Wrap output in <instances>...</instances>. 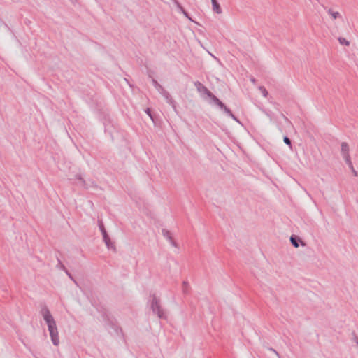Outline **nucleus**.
Instances as JSON below:
<instances>
[{"label": "nucleus", "mask_w": 358, "mask_h": 358, "mask_svg": "<svg viewBox=\"0 0 358 358\" xmlns=\"http://www.w3.org/2000/svg\"><path fill=\"white\" fill-rule=\"evenodd\" d=\"M208 53L210 55L211 57H213V58H215V59H217V57L213 55L212 53H210V52H208Z\"/></svg>", "instance_id": "27"}, {"label": "nucleus", "mask_w": 358, "mask_h": 358, "mask_svg": "<svg viewBox=\"0 0 358 358\" xmlns=\"http://www.w3.org/2000/svg\"><path fill=\"white\" fill-rule=\"evenodd\" d=\"M270 350H271V351H272V352H273L277 355V357H278V358H280V355L278 354V352L275 349H273V348H270Z\"/></svg>", "instance_id": "25"}, {"label": "nucleus", "mask_w": 358, "mask_h": 358, "mask_svg": "<svg viewBox=\"0 0 358 358\" xmlns=\"http://www.w3.org/2000/svg\"><path fill=\"white\" fill-rule=\"evenodd\" d=\"M262 111L270 119L271 121L272 120V117H271V115L269 114V113H268L265 110H262Z\"/></svg>", "instance_id": "23"}, {"label": "nucleus", "mask_w": 358, "mask_h": 358, "mask_svg": "<svg viewBox=\"0 0 358 358\" xmlns=\"http://www.w3.org/2000/svg\"><path fill=\"white\" fill-rule=\"evenodd\" d=\"M348 167L351 169V171L355 176H358V172L355 170L352 162H351V166H348Z\"/></svg>", "instance_id": "17"}, {"label": "nucleus", "mask_w": 358, "mask_h": 358, "mask_svg": "<svg viewBox=\"0 0 358 358\" xmlns=\"http://www.w3.org/2000/svg\"><path fill=\"white\" fill-rule=\"evenodd\" d=\"M357 345H358V341H357Z\"/></svg>", "instance_id": "30"}, {"label": "nucleus", "mask_w": 358, "mask_h": 358, "mask_svg": "<svg viewBox=\"0 0 358 358\" xmlns=\"http://www.w3.org/2000/svg\"><path fill=\"white\" fill-rule=\"evenodd\" d=\"M283 117H284V119H285L287 122H288L289 123H290V122H289V120H288V118H287V117H286L285 115H283Z\"/></svg>", "instance_id": "28"}, {"label": "nucleus", "mask_w": 358, "mask_h": 358, "mask_svg": "<svg viewBox=\"0 0 358 358\" xmlns=\"http://www.w3.org/2000/svg\"><path fill=\"white\" fill-rule=\"evenodd\" d=\"M250 81H251L252 83H255L256 80H255L254 78H250Z\"/></svg>", "instance_id": "26"}, {"label": "nucleus", "mask_w": 358, "mask_h": 358, "mask_svg": "<svg viewBox=\"0 0 358 358\" xmlns=\"http://www.w3.org/2000/svg\"><path fill=\"white\" fill-rule=\"evenodd\" d=\"M211 2L213 5V11L217 14L222 13V9L217 0H211Z\"/></svg>", "instance_id": "10"}, {"label": "nucleus", "mask_w": 358, "mask_h": 358, "mask_svg": "<svg viewBox=\"0 0 358 358\" xmlns=\"http://www.w3.org/2000/svg\"><path fill=\"white\" fill-rule=\"evenodd\" d=\"M283 141L285 143H286L287 145L291 146V140L287 137V136H285L284 138H283Z\"/></svg>", "instance_id": "18"}, {"label": "nucleus", "mask_w": 358, "mask_h": 358, "mask_svg": "<svg viewBox=\"0 0 358 358\" xmlns=\"http://www.w3.org/2000/svg\"><path fill=\"white\" fill-rule=\"evenodd\" d=\"M199 43L200 45H201V47H203L202 43H201L199 41Z\"/></svg>", "instance_id": "29"}, {"label": "nucleus", "mask_w": 358, "mask_h": 358, "mask_svg": "<svg viewBox=\"0 0 358 358\" xmlns=\"http://www.w3.org/2000/svg\"><path fill=\"white\" fill-rule=\"evenodd\" d=\"M100 229L103 235V241L108 249H113L115 250V247L114 244L111 242L108 235L107 234V232L103 225L100 226Z\"/></svg>", "instance_id": "8"}, {"label": "nucleus", "mask_w": 358, "mask_h": 358, "mask_svg": "<svg viewBox=\"0 0 358 358\" xmlns=\"http://www.w3.org/2000/svg\"><path fill=\"white\" fill-rule=\"evenodd\" d=\"M66 274L68 275V276L69 277V278L76 285H78V283L76 281V280L73 278V276L71 275V273H69L67 271H66Z\"/></svg>", "instance_id": "22"}, {"label": "nucleus", "mask_w": 358, "mask_h": 358, "mask_svg": "<svg viewBox=\"0 0 358 358\" xmlns=\"http://www.w3.org/2000/svg\"><path fill=\"white\" fill-rule=\"evenodd\" d=\"M188 282H185L184 281L182 282V292L185 293V294H187L188 292Z\"/></svg>", "instance_id": "16"}, {"label": "nucleus", "mask_w": 358, "mask_h": 358, "mask_svg": "<svg viewBox=\"0 0 358 358\" xmlns=\"http://www.w3.org/2000/svg\"><path fill=\"white\" fill-rule=\"evenodd\" d=\"M338 41L341 45H345L346 46H348L350 45V42L346 38L343 37H339Z\"/></svg>", "instance_id": "15"}, {"label": "nucleus", "mask_w": 358, "mask_h": 358, "mask_svg": "<svg viewBox=\"0 0 358 358\" xmlns=\"http://www.w3.org/2000/svg\"><path fill=\"white\" fill-rule=\"evenodd\" d=\"M150 308L154 314H156L159 318L165 317V313L160 305V300L153 294L150 303Z\"/></svg>", "instance_id": "2"}, {"label": "nucleus", "mask_w": 358, "mask_h": 358, "mask_svg": "<svg viewBox=\"0 0 358 358\" xmlns=\"http://www.w3.org/2000/svg\"><path fill=\"white\" fill-rule=\"evenodd\" d=\"M41 313L45 321L52 342L54 345L57 346L59 343V334L55 320L47 307L43 308Z\"/></svg>", "instance_id": "1"}, {"label": "nucleus", "mask_w": 358, "mask_h": 358, "mask_svg": "<svg viewBox=\"0 0 358 358\" xmlns=\"http://www.w3.org/2000/svg\"><path fill=\"white\" fill-rule=\"evenodd\" d=\"M327 13L330 16V18L333 22L336 20H340L343 22L344 20L343 15L338 10H336L333 8H329L327 9Z\"/></svg>", "instance_id": "6"}, {"label": "nucleus", "mask_w": 358, "mask_h": 358, "mask_svg": "<svg viewBox=\"0 0 358 358\" xmlns=\"http://www.w3.org/2000/svg\"><path fill=\"white\" fill-rule=\"evenodd\" d=\"M299 238H296V236H291L290 237V241L292 244V245L295 248H298L299 247Z\"/></svg>", "instance_id": "12"}, {"label": "nucleus", "mask_w": 358, "mask_h": 358, "mask_svg": "<svg viewBox=\"0 0 358 358\" xmlns=\"http://www.w3.org/2000/svg\"><path fill=\"white\" fill-rule=\"evenodd\" d=\"M258 89L262 92V95L264 97H267L268 96V91L266 90V89L264 86H259L258 87Z\"/></svg>", "instance_id": "14"}, {"label": "nucleus", "mask_w": 358, "mask_h": 358, "mask_svg": "<svg viewBox=\"0 0 358 358\" xmlns=\"http://www.w3.org/2000/svg\"><path fill=\"white\" fill-rule=\"evenodd\" d=\"M194 85L196 87L197 91L202 96L206 95L207 97L210 98L213 102L215 101V99H217L206 87L203 85L200 82H195Z\"/></svg>", "instance_id": "3"}, {"label": "nucleus", "mask_w": 358, "mask_h": 358, "mask_svg": "<svg viewBox=\"0 0 358 358\" xmlns=\"http://www.w3.org/2000/svg\"><path fill=\"white\" fill-rule=\"evenodd\" d=\"M164 97L167 96V95L169 94L167 90H166L164 88L162 89V90L159 92Z\"/></svg>", "instance_id": "21"}, {"label": "nucleus", "mask_w": 358, "mask_h": 358, "mask_svg": "<svg viewBox=\"0 0 358 358\" xmlns=\"http://www.w3.org/2000/svg\"><path fill=\"white\" fill-rule=\"evenodd\" d=\"M173 3L176 6V7L180 10V11L183 9L182 6L180 4V3L177 0H173Z\"/></svg>", "instance_id": "19"}, {"label": "nucleus", "mask_w": 358, "mask_h": 358, "mask_svg": "<svg viewBox=\"0 0 358 358\" xmlns=\"http://www.w3.org/2000/svg\"><path fill=\"white\" fill-rule=\"evenodd\" d=\"M76 178L78 180V185H80L81 187H84L85 189H89L91 187L93 188H98V185L95 184V182L93 180H85L82 178L80 175H77Z\"/></svg>", "instance_id": "5"}, {"label": "nucleus", "mask_w": 358, "mask_h": 358, "mask_svg": "<svg viewBox=\"0 0 358 358\" xmlns=\"http://www.w3.org/2000/svg\"><path fill=\"white\" fill-rule=\"evenodd\" d=\"M214 103L217 106H218L221 109H222L224 110V112L225 113H227V115H229L233 120H234L239 124H241V122L233 115L231 111L227 107H226L224 106V104L218 98L215 99V101H214Z\"/></svg>", "instance_id": "7"}, {"label": "nucleus", "mask_w": 358, "mask_h": 358, "mask_svg": "<svg viewBox=\"0 0 358 358\" xmlns=\"http://www.w3.org/2000/svg\"><path fill=\"white\" fill-rule=\"evenodd\" d=\"M350 149L349 145L346 142H343L341 145V152L343 158L345 162L348 164V166H351V159L349 153Z\"/></svg>", "instance_id": "4"}, {"label": "nucleus", "mask_w": 358, "mask_h": 358, "mask_svg": "<svg viewBox=\"0 0 358 358\" xmlns=\"http://www.w3.org/2000/svg\"><path fill=\"white\" fill-rule=\"evenodd\" d=\"M180 12L189 20L193 21L192 19L189 16L188 13L185 10V9H182Z\"/></svg>", "instance_id": "20"}, {"label": "nucleus", "mask_w": 358, "mask_h": 358, "mask_svg": "<svg viewBox=\"0 0 358 358\" xmlns=\"http://www.w3.org/2000/svg\"><path fill=\"white\" fill-rule=\"evenodd\" d=\"M145 113L150 117V118L153 120V117L151 115V111H150V108H147L145 110Z\"/></svg>", "instance_id": "24"}, {"label": "nucleus", "mask_w": 358, "mask_h": 358, "mask_svg": "<svg viewBox=\"0 0 358 358\" xmlns=\"http://www.w3.org/2000/svg\"><path fill=\"white\" fill-rule=\"evenodd\" d=\"M163 236L169 241V243L174 247H177L176 243L173 239V237L171 236V234L169 231L164 229L162 231Z\"/></svg>", "instance_id": "9"}, {"label": "nucleus", "mask_w": 358, "mask_h": 358, "mask_svg": "<svg viewBox=\"0 0 358 358\" xmlns=\"http://www.w3.org/2000/svg\"><path fill=\"white\" fill-rule=\"evenodd\" d=\"M165 99L166 100L167 103H169L172 108L176 110V102L175 101L172 99L171 96L170 94H169L167 95V96H164Z\"/></svg>", "instance_id": "11"}, {"label": "nucleus", "mask_w": 358, "mask_h": 358, "mask_svg": "<svg viewBox=\"0 0 358 358\" xmlns=\"http://www.w3.org/2000/svg\"><path fill=\"white\" fill-rule=\"evenodd\" d=\"M152 83L159 92H160L162 89H164V87L156 80L152 79Z\"/></svg>", "instance_id": "13"}]
</instances>
